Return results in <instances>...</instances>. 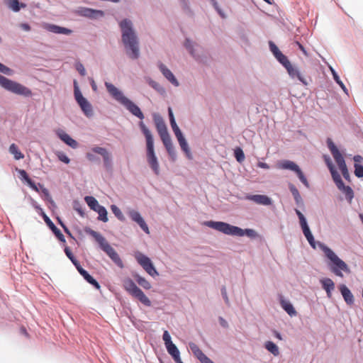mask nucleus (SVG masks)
Returning a JSON list of instances; mask_svg holds the SVG:
<instances>
[{"mask_svg": "<svg viewBox=\"0 0 363 363\" xmlns=\"http://www.w3.org/2000/svg\"><path fill=\"white\" fill-rule=\"evenodd\" d=\"M120 27L122 31V41L127 55L131 59H138L140 55L138 40L133 29L132 22L128 19H124L120 23Z\"/></svg>", "mask_w": 363, "mask_h": 363, "instance_id": "f257e3e1", "label": "nucleus"}, {"mask_svg": "<svg viewBox=\"0 0 363 363\" xmlns=\"http://www.w3.org/2000/svg\"><path fill=\"white\" fill-rule=\"evenodd\" d=\"M204 225L226 235H238L240 237L246 235L251 238H254L257 236V233L253 229L242 230L239 227L231 225L221 221H206Z\"/></svg>", "mask_w": 363, "mask_h": 363, "instance_id": "f03ea898", "label": "nucleus"}, {"mask_svg": "<svg viewBox=\"0 0 363 363\" xmlns=\"http://www.w3.org/2000/svg\"><path fill=\"white\" fill-rule=\"evenodd\" d=\"M105 86L110 95L123 105L133 115L141 120L144 118V115L140 108L132 101L125 97L113 84L109 82H105Z\"/></svg>", "mask_w": 363, "mask_h": 363, "instance_id": "7ed1b4c3", "label": "nucleus"}, {"mask_svg": "<svg viewBox=\"0 0 363 363\" xmlns=\"http://www.w3.org/2000/svg\"><path fill=\"white\" fill-rule=\"evenodd\" d=\"M320 246L326 257L330 260L328 265L330 271L336 276L343 277L342 272L350 274L351 272L348 265L328 247L320 243Z\"/></svg>", "mask_w": 363, "mask_h": 363, "instance_id": "20e7f679", "label": "nucleus"}, {"mask_svg": "<svg viewBox=\"0 0 363 363\" xmlns=\"http://www.w3.org/2000/svg\"><path fill=\"white\" fill-rule=\"evenodd\" d=\"M139 127L146 140L147 160L148 164H150L152 169L155 172V173L156 174H158L160 172L159 164L157 162V157L155 156V154L153 136L150 130L147 128V127L145 125V123L143 121H140L139 123Z\"/></svg>", "mask_w": 363, "mask_h": 363, "instance_id": "39448f33", "label": "nucleus"}, {"mask_svg": "<svg viewBox=\"0 0 363 363\" xmlns=\"http://www.w3.org/2000/svg\"><path fill=\"white\" fill-rule=\"evenodd\" d=\"M89 233L99 243L101 249L105 252L111 260L120 268H123L124 264L116 250L109 245L106 238L99 233L91 230Z\"/></svg>", "mask_w": 363, "mask_h": 363, "instance_id": "423d86ee", "label": "nucleus"}, {"mask_svg": "<svg viewBox=\"0 0 363 363\" xmlns=\"http://www.w3.org/2000/svg\"><path fill=\"white\" fill-rule=\"evenodd\" d=\"M123 286L129 294L138 299L143 304L146 306H151L150 300L145 296L143 291L137 286L131 279H125L123 281Z\"/></svg>", "mask_w": 363, "mask_h": 363, "instance_id": "0eeeda50", "label": "nucleus"}, {"mask_svg": "<svg viewBox=\"0 0 363 363\" xmlns=\"http://www.w3.org/2000/svg\"><path fill=\"white\" fill-rule=\"evenodd\" d=\"M0 85L5 89L18 95L30 96L32 94L30 89L26 86L0 75Z\"/></svg>", "mask_w": 363, "mask_h": 363, "instance_id": "6e6552de", "label": "nucleus"}, {"mask_svg": "<svg viewBox=\"0 0 363 363\" xmlns=\"http://www.w3.org/2000/svg\"><path fill=\"white\" fill-rule=\"evenodd\" d=\"M327 143L328 148L330 149L335 162L337 163L340 170L341 171L343 177L345 179H349L350 174L347 165L345 164L344 157H342V154L340 152L335 145L333 143V141L330 139H328Z\"/></svg>", "mask_w": 363, "mask_h": 363, "instance_id": "1a4fd4ad", "label": "nucleus"}, {"mask_svg": "<svg viewBox=\"0 0 363 363\" xmlns=\"http://www.w3.org/2000/svg\"><path fill=\"white\" fill-rule=\"evenodd\" d=\"M74 98L84 113L87 117L91 116L93 115L92 106L86 99L82 96L76 81L74 82Z\"/></svg>", "mask_w": 363, "mask_h": 363, "instance_id": "9d476101", "label": "nucleus"}, {"mask_svg": "<svg viewBox=\"0 0 363 363\" xmlns=\"http://www.w3.org/2000/svg\"><path fill=\"white\" fill-rule=\"evenodd\" d=\"M134 257L138 264L143 268V269L151 277H155L158 276L159 274L155 268L150 259L140 252H136Z\"/></svg>", "mask_w": 363, "mask_h": 363, "instance_id": "9b49d317", "label": "nucleus"}, {"mask_svg": "<svg viewBox=\"0 0 363 363\" xmlns=\"http://www.w3.org/2000/svg\"><path fill=\"white\" fill-rule=\"evenodd\" d=\"M277 167L279 169H290L296 172L301 182L306 187H309V184L307 179L304 176L303 173L302 172L299 167L295 162L290 160H283L277 164Z\"/></svg>", "mask_w": 363, "mask_h": 363, "instance_id": "f8f14e48", "label": "nucleus"}, {"mask_svg": "<svg viewBox=\"0 0 363 363\" xmlns=\"http://www.w3.org/2000/svg\"><path fill=\"white\" fill-rule=\"evenodd\" d=\"M334 182L335 183L337 187L339 190H340L345 195L347 200L351 203L353 197L354 192L352 188L349 186H345L341 179L340 175L336 176L334 179H333Z\"/></svg>", "mask_w": 363, "mask_h": 363, "instance_id": "ddd939ff", "label": "nucleus"}, {"mask_svg": "<svg viewBox=\"0 0 363 363\" xmlns=\"http://www.w3.org/2000/svg\"><path fill=\"white\" fill-rule=\"evenodd\" d=\"M189 346L194 357H196L201 363H214L194 342H189Z\"/></svg>", "mask_w": 363, "mask_h": 363, "instance_id": "4468645a", "label": "nucleus"}, {"mask_svg": "<svg viewBox=\"0 0 363 363\" xmlns=\"http://www.w3.org/2000/svg\"><path fill=\"white\" fill-rule=\"evenodd\" d=\"M38 208L41 211V216H43L44 221L48 225V227L50 228V230L52 231V233L55 235V236L60 241L65 242V236L61 233V231L55 225V224L49 218V217L45 213V212L43 211L42 208H38Z\"/></svg>", "mask_w": 363, "mask_h": 363, "instance_id": "2eb2a0df", "label": "nucleus"}, {"mask_svg": "<svg viewBox=\"0 0 363 363\" xmlns=\"http://www.w3.org/2000/svg\"><path fill=\"white\" fill-rule=\"evenodd\" d=\"M94 153L101 155L103 157L104 164L106 168L109 169L112 166V159L111 154L106 149L101 147H94L91 149Z\"/></svg>", "mask_w": 363, "mask_h": 363, "instance_id": "dca6fc26", "label": "nucleus"}, {"mask_svg": "<svg viewBox=\"0 0 363 363\" xmlns=\"http://www.w3.org/2000/svg\"><path fill=\"white\" fill-rule=\"evenodd\" d=\"M128 215L130 217V218L135 221V223H137L140 227L147 234L150 233V230H149V228H148V226L146 224V223L145 222L144 219L142 218V216H140V214L139 213V212L135 211V210H131L129 211L128 213Z\"/></svg>", "mask_w": 363, "mask_h": 363, "instance_id": "f3484780", "label": "nucleus"}, {"mask_svg": "<svg viewBox=\"0 0 363 363\" xmlns=\"http://www.w3.org/2000/svg\"><path fill=\"white\" fill-rule=\"evenodd\" d=\"M158 67L164 77L171 82L174 86H178L179 85V82L173 74V73L162 62L158 63Z\"/></svg>", "mask_w": 363, "mask_h": 363, "instance_id": "a211bd4d", "label": "nucleus"}, {"mask_svg": "<svg viewBox=\"0 0 363 363\" xmlns=\"http://www.w3.org/2000/svg\"><path fill=\"white\" fill-rule=\"evenodd\" d=\"M247 199L260 205L269 206L272 204V199L265 195H250L247 196Z\"/></svg>", "mask_w": 363, "mask_h": 363, "instance_id": "6ab92c4d", "label": "nucleus"}, {"mask_svg": "<svg viewBox=\"0 0 363 363\" xmlns=\"http://www.w3.org/2000/svg\"><path fill=\"white\" fill-rule=\"evenodd\" d=\"M57 136L67 145L72 148H77L78 146L77 142L72 139L67 133L62 130H58L57 131Z\"/></svg>", "mask_w": 363, "mask_h": 363, "instance_id": "aec40b11", "label": "nucleus"}, {"mask_svg": "<svg viewBox=\"0 0 363 363\" xmlns=\"http://www.w3.org/2000/svg\"><path fill=\"white\" fill-rule=\"evenodd\" d=\"M286 69L287 70L289 76L292 78H297L301 82H302L304 85H307L308 82H306V79L301 75L299 70L294 67L291 63L289 65V66H287L286 67Z\"/></svg>", "mask_w": 363, "mask_h": 363, "instance_id": "412c9836", "label": "nucleus"}, {"mask_svg": "<svg viewBox=\"0 0 363 363\" xmlns=\"http://www.w3.org/2000/svg\"><path fill=\"white\" fill-rule=\"evenodd\" d=\"M323 289L326 291L328 298L332 297V291L335 289V283L330 278H325L320 280Z\"/></svg>", "mask_w": 363, "mask_h": 363, "instance_id": "4be33fe9", "label": "nucleus"}, {"mask_svg": "<svg viewBox=\"0 0 363 363\" xmlns=\"http://www.w3.org/2000/svg\"><path fill=\"white\" fill-rule=\"evenodd\" d=\"M340 291L344 298L345 301L348 305H352L354 303V296L350 290L345 285H340Z\"/></svg>", "mask_w": 363, "mask_h": 363, "instance_id": "5701e85b", "label": "nucleus"}, {"mask_svg": "<svg viewBox=\"0 0 363 363\" xmlns=\"http://www.w3.org/2000/svg\"><path fill=\"white\" fill-rule=\"evenodd\" d=\"M79 13L81 16L88 18H96L99 16H102L104 15V13L101 11L88 8L81 9Z\"/></svg>", "mask_w": 363, "mask_h": 363, "instance_id": "b1692460", "label": "nucleus"}, {"mask_svg": "<svg viewBox=\"0 0 363 363\" xmlns=\"http://www.w3.org/2000/svg\"><path fill=\"white\" fill-rule=\"evenodd\" d=\"M79 273L84 277V279L90 284L93 285L96 289H99L100 285L85 269L82 267L77 269Z\"/></svg>", "mask_w": 363, "mask_h": 363, "instance_id": "393cba45", "label": "nucleus"}, {"mask_svg": "<svg viewBox=\"0 0 363 363\" xmlns=\"http://www.w3.org/2000/svg\"><path fill=\"white\" fill-rule=\"evenodd\" d=\"M46 28L48 30H49L52 33H59V34L69 35L72 32V30H70V29H68V28H66L64 27H60L59 26L54 25V24H48L46 26Z\"/></svg>", "mask_w": 363, "mask_h": 363, "instance_id": "a878e982", "label": "nucleus"}, {"mask_svg": "<svg viewBox=\"0 0 363 363\" xmlns=\"http://www.w3.org/2000/svg\"><path fill=\"white\" fill-rule=\"evenodd\" d=\"M280 304L281 308L290 315L295 316L296 315V311L294 308L293 305L290 303L289 301L284 300L282 297L280 299Z\"/></svg>", "mask_w": 363, "mask_h": 363, "instance_id": "bb28decb", "label": "nucleus"}, {"mask_svg": "<svg viewBox=\"0 0 363 363\" xmlns=\"http://www.w3.org/2000/svg\"><path fill=\"white\" fill-rule=\"evenodd\" d=\"M177 140H178V142L179 143V145H180L182 150L186 153L187 157L191 159V154L190 152V149H189V145H188L185 138H184V136L182 135L181 137L178 138Z\"/></svg>", "mask_w": 363, "mask_h": 363, "instance_id": "cd10ccee", "label": "nucleus"}, {"mask_svg": "<svg viewBox=\"0 0 363 363\" xmlns=\"http://www.w3.org/2000/svg\"><path fill=\"white\" fill-rule=\"evenodd\" d=\"M9 152L13 155L15 160H21L24 158V155L18 150V146L12 143L9 147Z\"/></svg>", "mask_w": 363, "mask_h": 363, "instance_id": "c85d7f7f", "label": "nucleus"}, {"mask_svg": "<svg viewBox=\"0 0 363 363\" xmlns=\"http://www.w3.org/2000/svg\"><path fill=\"white\" fill-rule=\"evenodd\" d=\"M265 348L270 352L274 356H278L279 354V348L273 342L267 341L264 345Z\"/></svg>", "mask_w": 363, "mask_h": 363, "instance_id": "c756f323", "label": "nucleus"}, {"mask_svg": "<svg viewBox=\"0 0 363 363\" xmlns=\"http://www.w3.org/2000/svg\"><path fill=\"white\" fill-rule=\"evenodd\" d=\"M166 348L168 353L172 357L173 359H176V357L178 358V357L180 356V352L174 343L166 345Z\"/></svg>", "mask_w": 363, "mask_h": 363, "instance_id": "7c9ffc66", "label": "nucleus"}, {"mask_svg": "<svg viewBox=\"0 0 363 363\" xmlns=\"http://www.w3.org/2000/svg\"><path fill=\"white\" fill-rule=\"evenodd\" d=\"M8 6L15 12L20 11L21 7L25 8L26 5L25 4H19L18 0H8Z\"/></svg>", "mask_w": 363, "mask_h": 363, "instance_id": "2f4dec72", "label": "nucleus"}, {"mask_svg": "<svg viewBox=\"0 0 363 363\" xmlns=\"http://www.w3.org/2000/svg\"><path fill=\"white\" fill-rule=\"evenodd\" d=\"M325 163L331 173V175H332V177L333 179H334L335 177H336V176H338L340 175L338 174V172L336 171L334 165L333 164V162L331 161V160L330 159V157H326L325 156Z\"/></svg>", "mask_w": 363, "mask_h": 363, "instance_id": "473e14b6", "label": "nucleus"}, {"mask_svg": "<svg viewBox=\"0 0 363 363\" xmlns=\"http://www.w3.org/2000/svg\"><path fill=\"white\" fill-rule=\"evenodd\" d=\"M162 143L166 147L169 155L170 156H174L175 152L171 138L166 139L165 140L162 141Z\"/></svg>", "mask_w": 363, "mask_h": 363, "instance_id": "72a5a7b5", "label": "nucleus"}, {"mask_svg": "<svg viewBox=\"0 0 363 363\" xmlns=\"http://www.w3.org/2000/svg\"><path fill=\"white\" fill-rule=\"evenodd\" d=\"M84 200L91 210L95 209L99 205L98 201L93 196H87Z\"/></svg>", "mask_w": 363, "mask_h": 363, "instance_id": "f704fd0d", "label": "nucleus"}, {"mask_svg": "<svg viewBox=\"0 0 363 363\" xmlns=\"http://www.w3.org/2000/svg\"><path fill=\"white\" fill-rule=\"evenodd\" d=\"M277 60L286 68L287 66H289L291 64L290 61L288 60L287 57L285 56L281 52L277 55L276 57Z\"/></svg>", "mask_w": 363, "mask_h": 363, "instance_id": "c9c22d12", "label": "nucleus"}, {"mask_svg": "<svg viewBox=\"0 0 363 363\" xmlns=\"http://www.w3.org/2000/svg\"><path fill=\"white\" fill-rule=\"evenodd\" d=\"M136 281L139 285L143 287L145 289H150L151 288L150 283L144 277L138 276L136 277Z\"/></svg>", "mask_w": 363, "mask_h": 363, "instance_id": "e433bc0d", "label": "nucleus"}, {"mask_svg": "<svg viewBox=\"0 0 363 363\" xmlns=\"http://www.w3.org/2000/svg\"><path fill=\"white\" fill-rule=\"evenodd\" d=\"M111 211L113 212V213L116 216V217L121 220V221H123L125 220V217L123 216V214L122 213L121 211L120 210V208L116 206V205H112L111 206Z\"/></svg>", "mask_w": 363, "mask_h": 363, "instance_id": "4c0bfd02", "label": "nucleus"}, {"mask_svg": "<svg viewBox=\"0 0 363 363\" xmlns=\"http://www.w3.org/2000/svg\"><path fill=\"white\" fill-rule=\"evenodd\" d=\"M289 189H290V191H291V192L294 199L296 200V201L297 203H298L301 200V196H300L298 190L293 184H291L289 186Z\"/></svg>", "mask_w": 363, "mask_h": 363, "instance_id": "58836bf2", "label": "nucleus"}, {"mask_svg": "<svg viewBox=\"0 0 363 363\" xmlns=\"http://www.w3.org/2000/svg\"><path fill=\"white\" fill-rule=\"evenodd\" d=\"M235 157L237 161L242 162L245 160V155L242 150L240 147H237L234 151Z\"/></svg>", "mask_w": 363, "mask_h": 363, "instance_id": "ea45409f", "label": "nucleus"}, {"mask_svg": "<svg viewBox=\"0 0 363 363\" xmlns=\"http://www.w3.org/2000/svg\"><path fill=\"white\" fill-rule=\"evenodd\" d=\"M170 125H171L172 130L174 133V135H175L177 138H179V137L183 135L182 133L180 130L179 128L178 127L176 121L171 123Z\"/></svg>", "mask_w": 363, "mask_h": 363, "instance_id": "a19ab883", "label": "nucleus"}, {"mask_svg": "<svg viewBox=\"0 0 363 363\" xmlns=\"http://www.w3.org/2000/svg\"><path fill=\"white\" fill-rule=\"evenodd\" d=\"M354 174L357 177H363V166L359 164H354Z\"/></svg>", "mask_w": 363, "mask_h": 363, "instance_id": "79ce46f5", "label": "nucleus"}, {"mask_svg": "<svg viewBox=\"0 0 363 363\" xmlns=\"http://www.w3.org/2000/svg\"><path fill=\"white\" fill-rule=\"evenodd\" d=\"M98 214H99V217H98L99 220H102L103 222H105V223L108 221L107 211L105 208L100 209Z\"/></svg>", "mask_w": 363, "mask_h": 363, "instance_id": "37998d69", "label": "nucleus"}, {"mask_svg": "<svg viewBox=\"0 0 363 363\" xmlns=\"http://www.w3.org/2000/svg\"><path fill=\"white\" fill-rule=\"evenodd\" d=\"M157 132L161 138L162 141H164L166 139H168L170 138L169 134L167 131V127L164 128L163 129L159 130Z\"/></svg>", "mask_w": 363, "mask_h": 363, "instance_id": "c03bdc74", "label": "nucleus"}, {"mask_svg": "<svg viewBox=\"0 0 363 363\" xmlns=\"http://www.w3.org/2000/svg\"><path fill=\"white\" fill-rule=\"evenodd\" d=\"M155 121L157 131L160 129H163L164 128L167 127L162 118L160 117L155 118Z\"/></svg>", "mask_w": 363, "mask_h": 363, "instance_id": "a18cd8bd", "label": "nucleus"}, {"mask_svg": "<svg viewBox=\"0 0 363 363\" xmlns=\"http://www.w3.org/2000/svg\"><path fill=\"white\" fill-rule=\"evenodd\" d=\"M42 192L44 194L45 199L46 201H48V202H50L51 204L55 205V202L52 200V196H50V194L49 193V191L45 188H43Z\"/></svg>", "mask_w": 363, "mask_h": 363, "instance_id": "49530a36", "label": "nucleus"}, {"mask_svg": "<svg viewBox=\"0 0 363 363\" xmlns=\"http://www.w3.org/2000/svg\"><path fill=\"white\" fill-rule=\"evenodd\" d=\"M269 48L275 57L281 52L278 47L272 41L269 42Z\"/></svg>", "mask_w": 363, "mask_h": 363, "instance_id": "de8ad7c7", "label": "nucleus"}, {"mask_svg": "<svg viewBox=\"0 0 363 363\" xmlns=\"http://www.w3.org/2000/svg\"><path fill=\"white\" fill-rule=\"evenodd\" d=\"M0 72L5 74H7V75H11L13 74V71L10 68H9L8 67L1 64V62H0Z\"/></svg>", "mask_w": 363, "mask_h": 363, "instance_id": "09e8293b", "label": "nucleus"}, {"mask_svg": "<svg viewBox=\"0 0 363 363\" xmlns=\"http://www.w3.org/2000/svg\"><path fill=\"white\" fill-rule=\"evenodd\" d=\"M301 226L303 235H305L306 238L309 237L310 235H312V233L309 229V227H308L307 223H303Z\"/></svg>", "mask_w": 363, "mask_h": 363, "instance_id": "8fccbe9b", "label": "nucleus"}, {"mask_svg": "<svg viewBox=\"0 0 363 363\" xmlns=\"http://www.w3.org/2000/svg\"><path fill=\"white\" fill-rule=\"evenodd\" d=\"M162 338H163V340L164 342V344H165V346L166 345H168L171 343H173L172 342V340H171V337H170V335L169 333H168L167 330H165L163 333V336H162Z\"/></svg>", "mask_w": 363, "mask_h": 363, "instance_id": "3c124183", "label": "nucleus"}, {"mask_svg": "<svg viewBox=\"0 0 363 363\" xmlns=\"http://www.w3.org/2000/svg\"><path fill=\"white\" fill-rule=\"evenodd\" d=\"M296 213L299 218V222H300L301 225H303V223H307L304 216L299 210L296 209Z\"/></svg>", "mask_w": 363, "mask_h": 363, "instance_id": "603ef678", "label": "nucleus"}, {"mask_svg": "<svg viewBox=\"0 0 363 363\" xmlns=\"http://www.w3.org/2000/svg\"><path fill=\"white\" fill-rule=\"evenodd\" d=\"M58 158L60 161L65 162V164H68L70 162L69 157L63 153H60V155H58Z\"/></svg>", "mask_w": 363, "mask_h": 363, "instance_id": "864d4df0", "label": "nucleus"}, {"mask_svg": "<svg viewBox=\"0 0 363 363\" xmlns=\"http://www.w3.org/2000/svg\"><path fill=\"white\" fill-rule=\"evenodd\" d=\"M308 240V242H309V244L311 245V246L313 248V249H315V241L314 240V238L312 235H310L309 237H307L306 238Z\"/></svg>", "mask_w": 363, "mask_h": 363, "instance_id": "5fc2aeb1", "label": "nucleus"}, {"mask_svg": "<svg viewBox=\"0 0 363 363\" xmlns=\"http://www.w3.org/2000/svg\"><path fill=\"white\" fill-rule=\"evenodd\" d=\"M77 69L80 73L81 75L84 76L86 74V71L84 66L82 64H79L77 66Z\"/></svg>", "mask_w": 363, "mask_h": 363, "instance_id": "6e6d98bb", "label": "nucleus"}, {"mask_svg": "<svg viewBox=\"0 0 363 363\" xmlns=\"http://www.w3.org/2000/svg\"><path fill=\"white\" fill-rule=\"evenodd\" d=\"M295 43L296 45H298V48L303 52L304 55L308 56L307 51L306 50L305 48L303 46L302 44H301L298 41H296Z\"/></svg>", "mask_w": 363, "mask_h": 363, "instance_id": "4d7b16f0", "label": "nucleus"}, {"mask_svg": "<svg viewBox=\"0 0 363 363\" xmlns=\"http://www.w3.org/2000/svg\"><path fill=\"white\" fill-rule=\"evenodd\" d=\"M73 264L76 267L77 269L81 267V265L78 260L74 257V256L69 258Z\"/></svg>", "mask_w": 363, "mask_h": 363, "instance_id": "13d9d810", "label": "nucleus"}, {"mask_svg": "<svg viewBox=\"0 0 363 363\" xmlns=\"http://www.w3.org/2000/svg\"><path fill=\"white\" fill-rule=\"evenodd\" d=\"M185 46L189 50L190 53L191 55H194L193 50H192V45L189 40H186Z\"/></svg>", "mask_w": 363, "mask_h": 363, "instance_id": "bf43d9fd", "label": "nucleus"}, {"mask_svg": "<svg viewBox=\"0 0 363 363\" xmlns=\"http://www.w3.org/2000/svg\"><path fill=\"white\" fill-rule=\"evenodd\" d=\"M221 294H222V296L223 297V298L225 299V301L228 303L229 302V300H228V297L227 296V292H226V289L225 287H223L222 289H221Z\"/></svg>", "mask_w": 363, "mask_h": 363, "instance_id": "052dcab7", "label": "nucleus"}, {"mask_svg": "<svg viewBox=\"0 0 363 363\" xmlns=\"http://www.w3.org/2000/svg\"><path fill=\"white\" fill-rule=\"evenodd\" d=\"M168 113H169V117L170 123H172V122H175L174 116L172 110V108L170 107L168 108Z\"/></svg>", "mask_w": 363, "mask_h": 363, "instance_id": "680f3d73", "label": "nucleus"}, {"mask_svg": "<svg viewBox=\"0 0 363 363\" xmlns=\"http://www.w3.org/2000/svg\"><path fill=\"white\" fill-rule=\"evenodd\" d=\"M57 221L59 223V224L62 227V228L64 229L65 232L67 233H69V229L67 228V227L62 222V220H60V218H57Z\"/></svg>", "mask_w": 363, "mask_h": 363, "instance_id": "e2e57ef3", "label": "nucleus"}, {"mask_svg": "<svg viewBox=\"0 0 363 363\" xmlns=\"http://www.w3.org/2000/svg\"><path fill=\"white\" fill-rule=\"evenodd\" d=\"M332 72H333V78L335 79V81L338 84H340V82H342L339 76L337 75V74L334 71V70H332Z\"/></svg>", "mask_w": 363, "mask_h": 363, "instance_id": "0e129e2a", "label": "nucleus"}, {"mask_svg": "<svg viewBox=\"0 0 363 363\" xmlns=\"http://www.w3.org/2000/svg\"><path fill=\"white\" fill-rule=\"evenodd\" d=\"M354 164H359L363 161V157L360 155H355L353 158Z\"/></svg>", "mask_w": 363, "mask_h": 363, "instance_id": "69168bd1", "label": "nucleus"}, {"mask_svg": "<svg viewBox=\"0 0 363 363\" xmlns=\"http://www.w3.org/2000/svg\"><path fill=\"white\" fill-rule=\"evenodd\" d=\"M65 252L69 259L74 256L72 251L70 250V249L68 247H66L65 248Z\"/></svg>", "mask_w": 363, "mask_h": 363, "instance_id": "338daca9", "label": "nucleus"}, {"mask_svg": "<svg viewBox=\"0 0 363 363\" xmlns=\"http://www.w3.org/2000/svg\"><path fill=\"white\" fill-rule=\"evenodd\" d=\"M257 166L260 168H262V169H269V166L265 163V162H259L257 163Z\"/></svg>", "mask_w": 363, "mask_h": 363, "instance_id": "774afa93", "label": "nucleus"}]
</instances>
